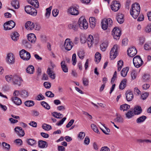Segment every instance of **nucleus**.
<instances>
[{
  "mask_svg": "<svg viewBox=\"0 0 151 151\" xmlns=\"http://www.w3.org/2000/svg\"><path fill=\"white\" fill-rule=\"evenodd\" d=\"M89 20L91 27L92 28H94L95 26V18L93 17H90L89 19Z\"/></svg>",
  "mask_w": 151,
  "mask_h": 151,
  "instance_id": "obj_32",
  "label": "nucleus"
},
{
  "mask_svg": "<svg viewBox=\"0 0 151 151\" xmlns=\"http://www.w3.org/2000/svg\"><path fill=\"white\" fill-rule=\"evenodd\" d=\"M74 122V120L71 119L66 125V127L68 128L70 127L73 124Z\"/></svg>",
  "mask_w": 151,
  "mask_h": 151,
  "instance_id": "obj_64",
  "label": "nucleus"
},
{
  "mask_svg": "<svg viewBox=\"0 0 151 151\" xmlns=\"http://www.w3.org/2000/svg\"><path fill=\"white\" fill-rule=\"evenodd\" d=\"M148 95L149 93L148 92H145L141 95V98L143 100H145L147 98Z\"/></svg>",
  "mask_w": 151,
  "mask_h": 151,
  "instance_id": "obj_58",
  "label": "nucleus"
},
{
  "mask_svg": "<svg viewBox=\"0 0 151 151\" xmlns=\"http://www.w3.org/2000/svg\"><path fill=\"white\" fill-rule=\"evenodd\" d=\"M79 6L77 4H74L70 6L68 9L69 13L73 15H77L79 14Z\"/></svg>",
  "mask_w": 151,
  "mask_h": 151,
  "instance_id": "obj_5",
  "label": "nucleus"
},
{
  "mask_svg": "<svg viewBox=\"0 0 151 151\" xmlns=\"http://www.w3.org/2000/svg\"><path fill=\"white\" fill-rule=\"evenodd\" d=\"M47 144L45 141L39 140L38 141V147L40 148H45L47 147Z\"/></svg>",
  "mask_w": 151,
  "mask_h": 151,
  "instance_id": "obj_27",
  "label": "nucleus"
},
{
  "mask_svg": "<svg viewBox=\"0 0 151 151\" xmlns=\"http://www.w3.org/2000/svg\"><path fill=\"white\" fill-rule=\"evenodd\" d=\"M85 136V133L83 132H81L78 135V138L80 139H83Z\"/></svg>",
  "mask_w": 151,
  "mask_h": 151,
  "instance_id": "obj_57",
  "label": "nucleus"
},
{
  "mask_svg": "<svg viewBox=\"0 0 151 151\" xmlns=\"http://www.w3.org/2000/svg\"><path fill=\"white\" fill-rule=\"evenodd\" d=\"M121 31L118 27H116L113 29L112 32V35L115 40H117L119 39L121 35Z\"/></svg>",
  "mask_w": 151,
  "mask_h": 151,
  "instance_id": "obj_7",
  "label": "nucleus"
},
{
  "mask_svg": "<svg viewBox=\"0 0 151 151\" xmlns=\"http://www.w3.org/2000/svg\"><path fill=\"white\" fill-rule=\"evenodd\" d=\"M40 40L43 43H45L47 41V37L45 34H42L40 35Z\"/></svg>",
  "mask_w": 151,
  "mask_h": 151,
  "instance_id": "obj_44",
  "label": "nucleus"
},
{
  "mask_svg": "<svg viewBox=\"0 0 151 151\" xmlns=\"http://www.w3.org/2000/svg\"><path fill=\"white\" fill-rule=\"evenodd\" d=\"M108 43L107 42H104L100 45L101 50L102 51H104L106 50L107 46Z\"/></svg>",
  "mask_w": 151,
  "mask_h": 151,
  "instance_id": "obj_36",
  "label": "nucleus"
},
{
  "mask_svg": "<svg viewBox=\"0 0 151 151\" xmlns=\"http://www.w3.org/2000/svg\"><path fill=\"white\" fill-rule=\"evenodd\" d=\"M27 142L28 145L32 146L36 142L35 140L29 139H27Z\"/></svg>",
  "mask_w": 151,
  "mask_h": 151,
  "instance_id": "obj_53",
  "label": "nucleus"
},
{
  "mask_svg": "<svg viewBox=\"0 0 151 151\" xmlns=\"http://www.w3.org/2000/svg\"><path fill=\"white\" fill-rule=\"evenodd\" d=\"M116 117L114 119L115 122L117 123H122L123 122V119L120 114L116 113Z\"/></svg>",
  "mask_w": 151,
  "mask_h": 151,
  "instance_id": "obj_26",
  "label": "nucleus"
},
{
  "mask_svg": "<svg viewBox=\"0 0 151 151\" xmlns=\"http://www.w3.org/2000/svg\"><path fill=\"white\" fill-rule=\"evenodd\" d=\"M7 63L10 64H14L15 62V58L12 53L8 54L6 58Z\"/></svg>",
  "mask_w": 151,
  "mask_h": 151,
  "instance_id": "obj_14",
  "label": "nucleus"
},
{
  "mask_svg": "<svg viewBox=\"0 0 151 151\" xmlns=\"http://www.w3.org/2000/svg\"><path fill=\"white\" fill-rule=\"evenodd\" d=\"M120 6V4L118 3L116 1H114L111 5V9L114 12H116L119 9Z\"/></svg>",
  "mask_w": 151,
  "mask_h": 151,
  "instance_id": "obj_16",
  "label": "nucleus"
},
{
  "mask_svg": "<svg viewBox=\"0 0 151 151\" xmlns=\"http://www.w3.org/2000/svg\"><path fill=\"white\" fill-rule=\"evenodd\" d=\"M140 11V7L139 4L136 3L132 5V8L130 10V14L134 19H136L139 15Z\"/></svg>",
  "mask_w": 151,
  "mask_h": 151,
  "instance_id": "obj_1",
  "label": "nucleus"
},
{
  "mask_svg": "<svg viewBox=\"0 0 151 151\" xmlns=\"http://www.w3.org/2000/svg\"><path fill=\"white\" fill-rule=\"evenodd\" d=\"M83 82L84 86H87L88 85L89 80L88 78H83Z\"/></svg>",
  "mask_w": 151,
  "mask_h": 151,
  "instance_id": "obj_56",
  "label": "nucleus"
},
{
  "mask_svg": "<svg viewBox=\"0 0 151 151\" xmlns=\"http://www.w3.org/2000/svg\"><path fill=\"white\" fill-rule=\"evenodd\" d=\"M19 35L17 32H14L12 33L11 35V38L14 41H17L18 39Z\"/></svg>",
  "mask_w": 151,
  "mask_h": 151,
  "instance_id": "obj_29",
  "label": "nucleus"
},
{
  "mask_svg": "<svg viewBox=\"0 0 151 151\" xmlns=\"http://www.w3.org/2000/svg\"><path fill=\"white\" fill-rule=\"evenodd\" d=\"M26 70L28 73L33 74L35 71L34 67L33 65H30L27 68Z\"/></svg>",
  "mask_w": 151,
  "mask_h": 151,
  "instance_id": "obj_31",
  "label": "nucleus"
},
{
  "mask_svg": "<svg viewBox=\"0 0 151 151\" xmlns=\"http://www.w3.org/2000/svg\"><path fill=\"white\" fill-rule=\"evenodd\" d=\"M91 127L92 129L96 132L99 134V132L96 126L94 124L91 125Z\"/></svg>",
  "mask_w": 151,
  "mask_h": 151,
  "instance_id": "obj_52",
  "label": "nucleus"
},
{
  "mask_svg": "<svg viewBox=\"0 0 151 151\" xmlns=\"http://www.w3.org/2000/svg\"><path fill=\"white\" fill-rule=\"evenodd\" d=\"M11 4L12 6L16 9H18L19 7V2L17 0H14L12 1Z\"/></svg>",
  "mask_w": 151,
  "mask_h": 151,
  "instance_id": "obj_38",
  "label": "nucleus"
},
{
  "mask_svg": "<svg viewBox=\"0 0 151 151\" xmlns=\"http://www.w3.org/2000/svg\"><path fill=\"white\" fill-rule=\"evenodd\" d=\"M23 81L22 78L17 76L14 75L13 77V83L14 84L20 86Z\"/></svg>",
  "mask_w": 151,
  "mask_h": 151,
  "instance_id": "obj_12",
  "label": "nucleus"
},
{
  "mask_svg": "<svg viewBox=\"0 0 151 151\" xmlns=\"http://www.w3.org/2000/svg\"><path fill=\"white\" fill-rule=\"evenodd\" d=\"M73 43L70 39H66L64 42V47L65 49L68 50H70L73 47Z\"/></svg>",
  "mask_w": 151,
  "mask_h": 151,
  "instance_id": "obj_10",
  "label": "nucleus"
},
{
  "mask_svg": "<svg viewBox=\"0 0 151 151\" xmlns=\"http://www.w3.org/2000/svg\"><path fill=\"white\" fill-rule=\"evenodd\" d=\"M25 27L28 30H32L35 27V25L33 23L30 21L27 22L25 24Z\"/></svg>",
  "mask_w": 151,
  "mask_h": 151,
  "instance_id": "obj_19",
  "label": "nucleus"
},
{
  "mask_svg": "<svg viewBox=\"0 0 151 151\" xmlns=\"http://www.w3.org/2000/svg\"><path fill=\"white\" fill-rule=\"evenodd\" d=\"M45 95L47 97L52 98L54 96V94L50 91H47L45 93Z\"/></svg>",
  "mask_w": 151,
  "mask_h": 151,
  "instance_id": "obj_55",
  "label": "nucleus"
},
{
  "mask_svg": "<svg viewBox=\"0 0 151 151\" xmlns=\"http://www.w3.org/2000/svg\"><path fill=\"white\" fill-rule=\"evenodd\" d=\"M12 99L13 102L17 105H19L22 104L21 99L17 97H12Z\"/></svg>",
  "mask_w": 151,
  "mask_h": 151,
  "instance_id": "obj_24",
  "label": "nucleus"
},
{
  "mask_svg": "<svg viewBox=\"0 0 151 151\" xmlns=\"http://www.w3.org/2000/svg\"><path fill=\"white\" fill-rule=\"evenodd\" d=\"M72 64L73 65H75L76 63V55L75 53H74L73 55L72 58Z\"/></svg>",
  "mask_w": 151,
  "mask_h": 151,
  "instance_id": "obj_54",
  "label": "nucleus"
},
{
  "mask_svg": "<svg viewBox=\"0 0 151 151\" xmlns=\"http://www.w3.org/2000/svg\"><path fill=\"white\" fill-rule=\"evenodd\" d=\"M60 65L63 71L65 73H67L68 72V68L65 64V61L63 60L61 62Z\"/></svg>",
  "mask_w": 151,
  "mask_h": 151,
  "instance_id": "obj_30",
  "label": "nucleus"
},
{
  "mask_svg": "<svg viewBox=\"0 0 151 151\" xmlns=\"http://www.w3.org/2000/svg\"><path fill=\"white\" fill-rule=\"evenodd\" d=\"M133 63L135 67L139 68L143 64V62L140 56L137 55L133 59Z\"/></svg>",
  "mask_w": 151,
  "mask_h": 151,
  "instance_id": "obj_4",
  "label": "nucleus"
},
{
  "mask_svg": "<svg viewBox=\"0 0 151 151\" xmlns=\"http://www.w3.org/2000/svg\"><path fill=\"white\" fill-rule=\"evenodd\" d=\"M13 76H14L12 75L6 76L5 77L6 80L8 82H11L12 81H13Z\"/></svg>",
  "mask_w": 151,
  "mask_h": 151,
  "instance_id": "obj_49",
  "label": "nucleus"
},
{
  "mask_svg": "<svg viewBox=\"0 0 151 151\" xmlns=\"http://www.w3.org/2000/svg\"><path fill=\"white\" fill-rule=\"evenodd\" d=\"M117 45H114L111 48L110 52V57L112 59L115 58L117 55Z\"/></svg>",
  "mask_w": 151,
  "mask_h": 151,
  "instance_id": "obj_9",
  "label": "nucleus"
},
{
  "mask_svg": "<svg viewBox=\"0 0 151 151\" xmlns=\"http://www.w3.org/2000/svg\"><path fill=\"white\" fill-rule=\"evenodd\" d=\"M15 25V23L13 21L7 22L4 24V27L5 30H10L13 28Z\"/></svg>",
  "mask_w": 151,
  "mask_h": 151,
  "instance_id": "obj_11",
  "label": "nucleus"
},
{
  "mask_svg": "<svg viewBox=\"0 0 151 151\" xmlns=\"http://www.w3.org/2000/svg\"><path fill=\"white\" fill-rule=\"evenodd\" d=\"M130 107V106L126 104L121 105L120 106V109L121 110L126 111L129 109Z\"/></svg>",
  "mask_w": 151,
  "mask_h": 151,
  "instance_id": "obj_41",
  "label": "nucleus"
},
{
  "mask_svg": "<svg viewBox=\"0 0 151 151\" xmlns=\"http://www.w3.org/2000/svg\"><path fill=\"white\" fill-rule=\"evenodd\" d=\"M41 105L45 109L49 110L50 108V106L46 102L42 101L41 102Z\"/></svg>",
  "mask_w": 151,
  "mask_h": 151,
  "instance_id": "obj_46",
  "label": "nucleus"
},
{
  "mask_svg": "<svg viewBox=\"0 0 151 151\" xmlns=\"http://www.w3.org/2000/svg\"><path fill=\"white\" fill-rule=\"evenodd\" d=\"M128 70L129 68L128 67L123 68L121 72V76L123 77H125L127 76Z\"/></svg>",
  "mask_w": 151,
  "mask_h": 151,
  "instance_id": "obj_39",
  "label": "nucleus"
},
{
  "mask_svg": "<svg viewBox=\"0 0 151 151\" xmlns=\"http://www.w3.org/2000/svg\"><path fill=\"white\" fill-rule=\"evenodd\" d=\"M78 55L81 59H83L84 57V52L83 50L79 51L78 53Z\"/></svg>",
  "mask_w": 151,
  "mask_h": 151,
  "instance_id": "obj_47",
  "label": "nucleus"
},
{
  "mask_svg": "<svg viewBox=\"0 0 151 151\" xmlns=\"http://www.w3.org/2000/svg\"><path fill=\"white\" fill-rule=\"evenodd\" d=\"M101 59V54L98 52H96L95 55V60L96 63H98Z\"/></svg>",
  "mask_w": 151,
  "mask_h": 151,
  "instance_id": "obj_37",
  "label": "nucleus"
},
{
  "mask_svg": "<svg viewBox=\"0 0 151 151\" xmlns=\"http://www.w3.org/2000/svg\"><path fill=\"white\" fill-rule=\"evenodd\" d=\"M118 71H119L122 68L123 65V62L121 60H119L117 62Z\"/></svg>",
  "mask_w": 151,
  "mask_h": 151,
  "instance_id": "obj_45",
  "label": "nucleus"
},
{
  "mask_svg": "<svg viewBox=\"0 0 151 151\" xmlns=\"http://www.w3.org/2000/svg\"><path fill=\"white\" fill-rule=\"evenodd\" d=\"M127 54L129 56L133 57L136 55L137 51L135 47H132L127 50Z\"/></svg>",
  "mask_w": 151,
  "mask_h": 151,
  "instance_id": "obj_13",
  "label": "nucleus"
},
{
  "mask_svg": "<svg viewBox=\"0 0 151 151\" xmlns=\"http://www.w3.org/2000/svg\"><path fill=\"white\" fill-rule=\"evenodd\" d=\"M147 119V117L143 115L139 117L136 120L137 123H141L143 122Z\"/></svg>",
  "mask_w": 151,
  "mask_h": 151,
  "instance_id": "obj_40",
  "label": "nucleus"
},
{
  "mask_svg": "<svg viewBox=\"0 0 151 151\" xmlns=\"http://www.w3.org/2000/svg\"><path fill=\"white\" fill-rule=\"evenodd\" d=\"M59 10L57 9H53L52 11V15L54 17H57L59 13Z\"/></svg>",
  "mask_w": 151,
  "mask_h": 151,
  "instance_id": "obj_59",
  "label": "nucleus"
},
{
  "mask_svg": "<svg viewBox=\"0 0 151 151\" xmlns=\"http://www.w3.org/2000/svg\"><path fill=\"white\" fill-rule=\"evenodd\" d=\"M43 85L46 88H49L51 86V83L47 82H45L44 83Z\"/></svg>",
  "mask_w": 151,
  "mask_h": 151,
  "instance_id": "obj_62",
  "label": "nucleus"
},
{
  "mask_svg": "<svg viewBox=\"0 0 151 151\" xmlns=\"http://www.w3.org/2000/svg\"><path fill=\"white\" fill-rule=\"evenodd\" d=\"M20 58L24 60H28L30 58L31 55L30 53L23 49L19 52Z\"/></svg>",
  "mask_w": 151,
  "mask_h": 151,
  "instance_id": "obj_6",
  "label": "nucleus"
},
{
  "mask_svg": "<svg viewBox=\"0 0 151 151\" xmlns=\"http://www.w3.org/2000/svg\"><path fill=\"white\" fill-rule=\"evenodd\" d=\"M66 119V117H64L58 122L56 124L58 126L61 125L64 122L65 120Z\"/></svg>",
  "mask_w": 151,
  "mask_h": 151,
  "instance_id": "obj_61",
  "label": "nucleus"
},
{
  "mask_svg": "<svg viewBox=\"0 0 151 151\" xmlns=\"http://www.w3.org/2000/svg\"><path fill=\"white\" fill-rule=\"evenodd\" d=\"M47 73L49 77L52 79H54L55 78V74L53 71L50 68H48L47 70Z\"/></svg>",
  "mask_w": 151,
  "mask_h": 151,
  "instance_id": "obj_28",
  "label": "nucleus"
},
{
  "mask_svg": "<svg viewBox=\"0 0 151 151\" xmlns=\"http://www.w3.org/2000/svg\"><path fill=\"white\" fill-rule=\"evenodd\" d=\"M14 131L20 137H23L24 135V131L21 127H16L15 128Z\"/></svg>",
  "mask_w": 151,
  "mask_h": 151,
  "instance_id": "obj_15",
  "label": "nucleus"
},
{
  "mask_svg": "<svg viewBox=\"0 0 151 151\" xmlns=\"http://www.w3.org/2000/svg\"><path fill=\"white\" fill-rule=\"evenodd\" d=\"M52 6H50L48 8H47L46 9V12L45 14V17L46 19H48L51 14V11L52 9Z\"/></svg>",
  "mask_w": 151,
  "mask_h": 151,
  "instance_id": "obj_33",
  "label": "nucleus"
},
{
  "mask_svg": "<svg viewBox=\"0 0 151 151\" xmlns=\"http://www.w3.org/2000/svg\"><path fill=\"white\" fill-rule=\"evenodd\" d=\"M127 79H124L122 80L119 85V88L123 90L125 87L127 83Z\"/></svg>",
  "mask_w": 151,
  "mask_h": 151,
  "instance_id": "obj_34",
  "label": "nucleus"
},
{
  "mask_svg": "<svg viewBox=\"0 0 151 151\" xmlns=\"http://www.w3.org/2000/svg\"><path fill=\"white\" fill-rule=\"evenodd\" d=\"M29 93L26 90L23 89L21 91L20 97L22 98H26L29 95Z\"/></svg>",
  "mask_w": 151,
  "mask_h": 151,
  "instance_id": "obj_21",
  "label": "nucleus"
},
{
  "mask_svg": "<svg viewBox=\"0 0 151 151\" xmlns=\"http://www.w3.org/2000/svg\"><path fill=\"white\" fill-rule=\"evenodd\" d=\"M68 27L70 29H71L76 31L77 30L78 27V23L77 22H73L68 25Z\"/></svg>",
  "mask_w": 151,
  "mask_h": 151,
  "instance_id": "obj_18",
  "label": "nucleus"
},
{
  "mask_svg": "<svg viewBox=\"0 0 151 151\" xmlns=\"http://www.w3.org/2000/svg\"><path fill=\"white\" fill-rule=\"evenodd\" d=\"M25 105L28 107H31L33 106L34 103V102L32 101H28L25 102Z\"/></svg>",
  "mask_w": 151,
  "mask_h": 151,
  "instance_id": "obj_50",
  "label": "nucleus"
},
{
  "mask_svg": "<svg viewBox=\"0 0 151 151\" xmlns=\"http://www.w3.org/2000/svg\"><path fill=\"white\" fill-rule=\"evenodd\" d=\"M42 128L45 130L48 131L51 129V126L46 124H44L42 126Z\"/></svg>",
  "mask_w": 151,
  "mask_h": 151,
  "instance_id": "obj_42",
  "label": "nucleus"
},
{
  "mask_svg": "<svg viewBox=\"0 0 151 151\" xmlns=\"http://www.w3.org/2000/svg\"><path fill=\"white\" fill-rule=\"evenodd\" d=\"M144 49L146 50H149L151 49V42H149L146 43L144 45Z\"/></svg>",
  "mask_w": 151,
  "mask_h": 151,
  "instance_id": "obj_48",
  "label": "nucleus"
},
{
  "mask_svg": "<svg viewBox=\"0 0 151 151\" xmlns=\"http://www.w3.org/2000/svg\"><path fill=\"white\" fill-rule=\"evenodd\" d=\"M116 19L120 24H122L124 21V15L123 14L119 13L116 16Z\"/></svg>",
  "mask_w": 151,
  "mask_h": 151,
  "instance_id": "obj_22",
  "label": "nucleus"
},
{
  "mask_svg": "<svg viewBox=\"0 0 151 151\" xmlns=\"http://www.w3.org/2000/svg\"><path fill=\"white\" fill-rule=\"evenodd\" d=\"M28 2L32 6H34L35 8H38V2L37 0H27Z\"/></svg>",
  "mask_w": 151,
  "mask_h": 151,
  "instance_id": "obj_35",
  "label": "nucleus"
},
{
  "mask_svg": "<svg viewBox=\"0 0 151 151\" xmlns=\"http://www.w3.org/2000/svg\"><path fill=\"white\" fill-rule=\"evenodd\" d=\"M93 36L91 35H89L87 39V43L88 45V47H91L93 43Z\"/></svg>",
  "mask_w": 151,
  "mask_h": 151,
  "instance_id": "obj_23",
  "label": "nucleus"
},
{
  "mask_svg": "<svg viewBox=\"0 0 151 151\" xmlns=\"http://www.w3.org/2000/svg\"><path fill=\"white\" fill-rule=\"evenodd\" d=\"M101 27L104 30H106L107 28L111 26L112 24V21L110 18L104 19L101 22Z\"/></svg>",
  "mask_w": 151,
  "mask_h": 151,
  "instance_id": "obj_2",
  "label": "nucleus"
},
{
  "mask_svg": "<svg viewBox=\"0 0 151 151\" xmlns=\"http://www.w3.org/2000/svg\"><path fill=\"white\" fill-rule=\"evenodd\" d=\"M144 31L146 32H151V23L148 24L147 26L145 27Z\"/></svg>",
  "mask_w": 151,
  "mask_h": 151,
  "instance_id": "obj_43",
  "label": "nucleus"
},
{
  "mask_svg": "<svg viewBox=\"0 0 151 151\" xmlns=\"http://www.w3.org/2000/svg\"><path fill=\"white\" fill-rule=\"evenodd\" d=\"M78 24L79 27L81 29H86L88 28V23L83 17H81L80 18Z\"/></svg>",
  "mask_w": 151,
  "mask_h": 151,
  "instance_id": "obj_3",
  "label": "nucleus"
},
{
  "mask_svg": "<svg viewBox=\"0 0 151 151\" xmlns=\"http://www.w3.org/2000/svg\"><path fill=\"white\" fill-rule=\"evenodd\" d=\"M25 11L28 14L32 16H35L37 14V12L36 9L30 6H27L24 8Z\"/></svg>",
  "mask_w": 151,
  "mask_h": 151,
  "instance_id": "obj_8",
  "label": "nucleus"
},
{
  "mask_svg": "<svg viewBox=\"0 0 151 151\" xmlns=\"http://www.w3.org/2000/svg\"><path fill=\"white\" fill-rule=\"evenodd\" d=\"M27 39L28 41L32 43H34L36 40V38L35 35L33 33L28 35Z\"/></svg>",
  "mask_w": 151,
  "mask_h": 151,
  "instance_id": "obj_20",
  "label": "nucleus"
},
{
  "mask_svg": "<svg viewBox=\"0 0 151 151\" xmlns=\"http://www.w3.org/2000/svg\"><path fill=\"white\" fill-rule=\"evenodd\" d=\"M142 111L141 107L139 106H136L134 109V112L135 115L140 114Z\"/></svg>",
  "mask_w": 151,
  "mask_h": 151,
  "instance_id": "obj_25",
  "label": "nucleus"
},
{
  "mask_svg": "<svg viewBox=\"0 0 151 151\" xmlns=\"http://www.w3.org/2000/svg\"><path fill=\"white\" fill-rule=\"evenodd\" d=\"M126 99L127 101H131L133 98V95L132 92L130 90H128L126 93Z\"/></svg>",
  "mask_w": 151,
  "mask_h": 151,
  "instance_id": "obj_17",
  "label": "nucleus"
},
{
  "mask_svg": "<svg viewBox=\"0 0 151 151\" xmlns=\"http://www.w3.org/2000/svg\"><path fill=\"white\" fill-rule=\"evenodd\" d=\"M104 127L106 130H103L101 129L102 131L105 134H109V133L110 132V130L107 127H105L104 126Z\"/></svg>",
  "mask_w": 151,
  "mask_h": 151,
  "instance_id": "obj_63",
  "label": "nucleus"
},
{
  "mask_svg": "<svg viewBox=\"0 0 151 151\" xmlns=\"http://www.w3.org/2000/svg\"><path fill=\"white\" fill-rule=\"evenodd\" d=\"M134 113L132 111H129L126 114V116L128 119L131 118L134 116Z\"/></svg>",
  "mask_w": 151,
  "mask_h": 151,
  "instance_id": "obj_51",
  "label": "nucleus"
},
{
  "mask_svg": "<svg viewBox=\"0 0 151 151\" xmlns=\"http://www.w3.org/2000/svg\"><path fill=\"white\" fill-rule=\"evenodd\" d=\"M14 142L17 144L18 146H21L22 144V140L20 139H17L14 141Z\"/></svg>",
  "mask_w": 151,
  "mask_h": 151,
  "instance_id": "obj_60",
  "label": "nucleus"
}]
</instances>
